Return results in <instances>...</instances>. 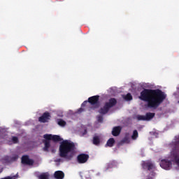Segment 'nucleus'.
<instances>
[{
    "label": "nucleus",
    "mask_w": 179,
    "mask_h": 179,
    "mask_svg": "<svg viewBox=\"0 0 179 179\" xmlns=\"http://www.w3.org/2000/svg\"><path fill=\"white\" fill-rule=\"evenodd\" d=\"M167 94L161 90L144 89L141 93L138 99L147 103L148 108L156 110L162 103L166 100Z\"/></svg>",
    "instance_id": "1"
},
{
    "label": "nucleus",
    "mask_w": 179,
    "mask_h": 179,
    "mask_svg": "<svg viewBox=\"0 0 179 179\" xmlns=\"http://www.w3.org/2000/svg\"><path fill=\"white\" fill-rule=\"evenodd\" d=\"M75 149H76L75 143L68 140L63 141L59 148L60 157H63L66 160H72Z\"/></svg>",
    "instance_id": "2"
},
{
    "label": "nucleus",
    "mask_w": 179,
    "mask_h": 179,
    "mask_svg": "<svg viewBox=\"0 0 179 179\" xmlns=\"http://www.w3.org/2000/svg\"><path fill=\"white\" fill-rule=\"evenodd\" d=\"M43 138L45 139L43 140V143L45 145L43 148L44 152H50V149H51L52 153H54V146H52L51 141H53V142H61V141H62L61 136L58 135L45 134L43 135Z\"/></svg>",
    "instance_id": "3"
},
{
    "label": "nucleus",
    "mask_w": 179,
    "mask_h": 179,
    "mask_svg": "<svg viewBox=\"0 0 179 179\" xmlns=\"http://www.w3.org/2000/svg\"><path fill=\"white\" fill-rule=\"evenodd\" d=\"M117 105V99L115 98H110L108 102H106L102 108L99 110V114L103 115L107 114L110 108H113Z\"/></svg>",
    "instance_id": "4"
},
{
    "label": "nucleus",
    "mask_w": 179,
    "mask_h": 179,
    "mask_svg": "<svg viewBox=\"0 0 179 179\" xmlns=\"http://www.w3.org/2000/svg\"><path fill=\"white\" fill-rule=\"evenodd\" d=\"M100 96L95 95L88 98V103L91 104V106H94V108H99L100 107Z\"/></svg>",
    "instance_id": "5"
},
{
    "label": "nucleus",
    "mask_w": 179,
    "mask_h": 179,
    "mask_svg": "<svg viewBox=\"0 0 179 179\" xmlns=\"http://www.w3.org/2000/svg\"><path fill=\"white\" fill-rule=\"evenodd\" d=\"M51 120V114L48 112H45L41 117H38L39 122H43L45 124V122H48Z\"/></svg>",
    "instance_id": "6"
},
{
    "label": "nucleus",
    "mask_w": 179,
    "mask_h": 179,
    "mask_svg": "<svg viewBox=\"0 0 179 179\" xmlns=\"http://www.w3.org/2000/svg\"><path fill=\"white\" fill-rule=\"evenodd\" d=\"M89 160V155L87 154H80L77 157V162L80 164H83Z\"/></svg>",
    "instance_id": "7"
},
{
    "label": "nucleus",
    "mask_w": 179,
    "mask_h": 179,
    "mask_svg": "<svg viewBox=\"0 0 179 179\" xmlns=\"http://www.w3.org/2000/svg\"><path fill=\"white\" fill-rule=\"evenodd\" d=\"M21 162L22 164H27L28 166H33L34 161L29 157V155H23L21 158Z\"/></svg>",
    "instance_id": "8"
},
{
    "label": "nucleus",
    "mask_w": 179,
    "mask_h": 179,
    "mask_svg": "<svg viewBox=\"0 0 179 179\" xmlns=\"http://www.w3.org/2000/svg\"><path fill=\"white\" fill-rule=\"evenodd\" d=\"M172 163L171 161L167 159H163L160 162V166L162 169H164V170H170L171 169Z\"/></svg>",
    "instance_id": "9"
},
{
    "label": "nucleus",
    "mask_w": 179,
    "mask_h": 179,
    "mask_svg": "<svg viewBox=\"0 0 179 179\" xmlns=\"http://www.w3.org/2000/svg\"><path fill=\"white\" fill-rule=\"evenodd\" d=\"M142 167L144 169V170H146V169L149 171L152 170V169H155V165H153V163H152L150 161L143 162L142 164Z\"/></svg>",
    "instance_id": "10"
},
{
    "label": "nucleus",
    "mask_w": 179,
    "mask_h": 179,
    "mask_svg": "<svg viewBox=\"0 0 179 179\" xmlns=\"http://www.w3.org/2000/svg\"><path fill=\"white\" fill-rule=\"evenodd\" d=\"M121 131H122L121 126L114 127L112 130L113 136H119L120 134H121Z\"/></svg>",
    "instance_id": "11"
},
{
    "label": "nucleus",
    "mask_w": 179,
    "mask_h": 179,
    "mask_svg": "<svg viewBox=\"0 0 179 179\" xmlns=\"http://www.w3.org/2000/svg\"><path fill=\"white\" fill-rule=\"evenodd\" d=\"M17 160V157L6 156L3 158V163H12Z\"/></svg>",
    "instance_id": "12"
},
{
    "label": "nucleus",
    "mask_w": 179,
    "mask_h": 179,
    "mask_svg": "<svg viewBox=\"0 0 179 179\" xmlns=\"http://www.w3.org/2000/svg\"><path fill=\"white\" fill-rule=\"evenodd\" d=\"M54 176L56 179H63L65 177V173L62 171H57L55 172Z\"/></svg>",
    "instance_id": "13"
},
{
    "label": "nucleus",
    "mask_w": 179,
    "mask_h": 179,
    "mask_svg": "<svg viewBox=\"0 0 179 179\" xmlns=\"http://www.w3.org/2000/svg\"><path fill=\"white\" fill-rule=\"evenodd\" d=\"M115 145V140L113 138H110L107 141L106 144L105 145L106 148H113Z\"/></svg>",
    "instance_id": "14"
},
{
    "label": "nucleus",
    "mask_w": 179,
    "mask_h": 179,
    "mask_svg": "<svg viewBox=\"0 0 179 179\" xmlns=\"http://www.w3.org/2000/svg\"><path fill=\"white\" fill-rule=\"evenodd\" d=\"M155 115L156 113L148 112L145 114V121H150V120H153L155 118Z\"/></svg>",
    "instance_id": "15"
},
{
    "label": "nucleus",
    "mask_w": 179,
    "mask_h": 179,
    "mask_svg": "<svg viewBox=\"0 0 179 179\" xmlns=\"http://www.w3.org/2000/svg\"><path fill=\"white\" fill-rule=\"evenodd\" d=\"M131 142V140L129 138V134H126L124 138L122 141H120L121 145H123V143H129Z\"/></svg>",
    "instance_id": "16"
},
{
    "label": "nucleus",
    "mask_w": 179,
    "mask_h": 179,
    "mask_svg": "<svg viewBox=\"0 0 179 179\" xmlns=\"http://www.w3.org/2000/svg\"><path fill=\"white\" fill-rule=\"evenodd\" d=\"M92 143L95 146H99L100 145V137L99 136H94L92 139Z\"/></svg>",
    "instance_id": "17"
},
{
    "label": "nucleus",
    "mask_w": 179,
    "mask_h": 179,
    "mask_svg": "<svg viewBox=\"0 0 179 179\" xmlns=\"http://www.w3.org/2000/svg\"><path fill=\"white\" fill-rule=\"evenodd\" d=\"M38 179H50V174L48 173H43L38 176Z\"/></svg>",
    "instance_id": "18"
},
{
    "label": "nucleus",
    "mask_w": 179,
    "mask_h": 179,
    "mask_svg": "<svg viewBox=\"0 0 179 179\" xmlns=\"http://www.w3.org/2000/svg\"><path fill=\"white\" fill-rule=\"evenodd\" d=\"M138 130H134L133 134L131 136V139H133V141H135L138 139Z\"/></svg>",
    "instance_id": "19"
},
{
    "label": "nucleus",
    "mask_w": 179,
    "mask_h": 179,
    "mask_svg": "<svg viewBox=\"0 0 179 179\" xmlns=\"http://www.w3.org/2000/svg\"><path fill=\"white\" fill-rule=\"evenodd\" d=\"M57 124L58 125H59L60 127H65V125H66V122H65L64 120L62 119H59L57 120Z\"/></svg>",
    "instance_id": "20"
},
{
    "label": "nucleus",
    "mask_w": 179,
    "mask_h": 179,
    "mask_svg": "<svg viewBox=\"0 0 179 179\" xmlns=\"http://www.w3.org/2000/svg\"><path fill=\"white\" fill-rule=\"evenodd\" d=\"M136 120H138V121H146V117L145 115H138L136 116Z\"/></svg>",
    "instance_id": "21"
},
{
    "label": "nucleus",
    "mask_w": 179,
    "mask_h": 179,
    "mask_svg": "<svg viewBox=\"0 0 179 179\" xmlns=\"http://www.w3.org/2000/svg\"><path fill=\"white\" fill-rule=\"evenodd\" d=\"M124 100H127V101H131L132 100V95L131 93H128L126 96L124 97Z\"/></svg>",
    "instance_id": "22"
},
{
    "label": "nucleus",
    "mask_w": 179,
    "mask_h": 179,
    "mask_svg": "<svg viewBox=\"0 0 179 179\" xmlns=\"http://www.w3.org/2000/svg\"><path fill=\"white\" fill-rule=\"evenodd\" d=\"M114 166H115V162H111L108 164V167L109 169H113V167H114Z\"/></svg>",
    "instance_id": "23"
},
{
    "label": "nucleus",
    "mask_w": 179,
    "mask_h": 179,
    "mask_svg": "<svg viewBox=\"0 0 179 179\" xmlns=\"http://www.w3.org/2000/svg\"><path fill=\"white\" fill-rule=\"evenodd\" d=\"M12 141H13V143H17V142H19V138H17V136H13L12 138Z\"/></svg>",
    "instance_id": "24"
},
{
    "label": "nucleus",
    "mask_w": 179,
    "mask_h": 179,
    "mask_svg": "<svg viewBox=\"0 0 179 179\" xmlns=\"http://www.w3.org/2000/svg\"><path fill=\"white\" fill-rule=\"evenodd\" d=\"M103 116H101V115L98 116V122H103Z\"/></svg>",
    "instance_id": "25"
},
{
    "label": "nucleus",
    "mask_w": 179,
    "mask_h": 179,
    "mask_svg": "<svg viewBox=\"0 0 179 179\" xmlns=\"http://www.w3.org/2000/svg\"><path fill=\"white\" fill-rule=\"evenodd\" d=\"M87 103H89L88 101H85L82 105H81V107H85L86 104H87Z\"/></svg>",
    "instance_id": "26"
},
{
    "label": "nucleus",
    "mask_w": 179,
    "mask_h": 179,
    "mask_svg": "<svg viewBox=\"0 0 179 179\" xmlns=\"http://www.w3.org/2000/svg\"><path fill=\"white\" fill-rule=\"evenodd\" d=\"M85 111V109L83 108H80L78 109V113H83Z\"/></svg>",
    "instance_id": "27"
},
{
    "label": "nucleus",
    "mask_w": 179,
    "mask_h": 179,
    "mask_svg": "<svg viewBox=\"0 0 179 179\" xmlns=\"http://www.w3.org/2000/svg\"><path fill=\"white\" fill-rule=\"evenodd\" d=\"M87 134V129H85L84 132L83 133V135H86Z\"/></svg>",
    "instance_id": "28"
},
{
    "label": "nucleus",
    "mask_w": 179,
    "mask_h": 179,
    "mask_svg": "<svg viewBox=\"0 0 179 179\" xmlns=\"http://www.w3.org/2000/svg\"><path fill=\"white\" fill-rule=\"evenodd\" d=\"M57 162H61V159H58L57 160Z\"/></svg>",
    "instance_id": "29"
}]
</instances>
